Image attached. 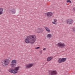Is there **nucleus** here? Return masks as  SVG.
<instances>
[{
	"label": "nucleus",
	"instance_id": "obj_1",
	"mask_svg": "<svg viewBox=\"0 0 75 75\" xmlns=\"http://www.w3.org/2000/svg\"><path fill=\"white\" fill-rule=\"evenodd\" d=\"M27 39L25 40V42L27 44L30 43L34 44L36 41V36L35 35H30L27 37Z\"/></svg>",
	"mask_w": 75,
	"mask_h": 75
},
{
	"label": "nucleus",
	"instance_id": "obj_27",
	"mask_svg": "<svg viewBox=\"0 0 75 75\" xmlns=\"http://www.w3.org/2000/svg\"><path fill=\"white\" fill-rule=\"evenodd\" d=\"M3 66H4V65L3 64H2Z\"/></svg>",
	"mask_w": 75,
	"mask_h": 75
},
{
	"label": "nucleus",
	"instance_id": "obj_12",
	"mask_svg": "<svg viewBox=\"0 0 75 75\" xmlns=\"http://www.w3.org/2000/svg\"><path fill=\"white\" fill-rule=\"evenodd\" d=\"M45 29L46 31H47L48 32H50L51 31V30L48 28L46 27H45Z\"/></svg>",
	"mask_w": 75,
	"mask_h": 75
},
{
	"label": "nucleus",
	"instance_id": "obj_23",
	"mask_svg": "<svg viewBox=\"0 0 75 75\" xmlns=\"http://www.w3.org/2000/svg\"><path fill=\"white\" fill-rule=\"evenodd\" d=\"M73 10L75 12V7L73 8Z\"/></svg>",
	"mask_w": 75,
	"mask_h": 75
},
{
	"label": "nucleus",
	"instance_id": "obj_7",
	"mask_svg": "<svg viewBox=\"0 0 75 75\" xmlns=\"http://www.w3.org/2000/svg\"><path fill=\"white\" fill-rule=\"evenodd\" d=\"M10 63V60L8 59H6L4 60V63L5 65H7L8 64H9V63Z\"/></svg>",
	"mask_w": 75,
	"mask_h": 75
},
{
	"label": "nucleus",
	"instance_id": "obj_3",
	"mask_svg": "<svg viewBox=\"0 0 75 75\" xmlns=\"http://www.w3.org/2000/svg\"><path fill=\"white\" fill-rule=\"evenodd\" d=\"M17 62V60H13L11 62V64H10L11 67H14L15 66H16V63Z\"/></svg>",
	"mask_w": 75,
	"mask_h": 75
},
{
	"label": "nucleus",
	"instance_id": "obj_9",
	"mask_svg": "<svg viewBox=\"0 0 75 75\" xmlns=\"http://www.w3.org/2000/svg\"><path fill=\"white\" fill-rule=\"evenodd\" d=\"M45 14L47 15V16L51 17V16H52L53 15V13H52L51 12H49L45 13Z\"/></svg>",
	"mask_w": 75,
	"mask_h": 75
},
{
	"label": "nucleus",
	"instance_id": "obj_11",
	"mask_svg": "<svg viewBox=\"0 0 75 75\" xmlns=\"http://www.w3.org/2000/svg\"><path fill=\"white\" fill-rule=\"evenodd\" d=\"M11 13L12 14H15L16 12V11L13 9L11 10Z\"/></svg>",
	"mask_w": 75,
	"mask_h": 75
},
{
	"label": "nucleus",
	"instance_id": "obj_20",
	"mask_svg": "<svg viewBox=\"0 0 75 75\" xmlns=\"http://www.w3.org/2000/svg\"><path fill=\"white\" fill-rule=\"evenodd\" d=\"M1 14H3V12L0 11V15H1Z\"/></svg>",
	"mask_w": 75,
	"mask_h": 75
},
{
	"label": "nucleus",
	"instance_id": "obj_2",
	"mask_svg": "<svg viewBox=\"0 0 75 75\" xmlns=\"http://www.w3.org/2000/svg\"><path fill=\"white\" fill-rule=\"evenodd\" d=\"M19 68H20V67L18 66L17 67H15L13 69H11V68L10 69H9V71L10 72H11V73L14 74H17V73L18 72V71L19 69H20Z\"/></svg>",
	"mask_w": 75,
	"mask_h": 75
},
{
	"label": "nucleus",
	"instance_id": "obj_22",
	"mask_svg": "<svg viewBox=\"0 0 75 75\" xmlns=\"http://www.w3.org/2000/svg\"><path fill=\"white\" fill-rule=\"evenodd\" d=\"M55 22H52V23L53 24H55Z\"/></svg>",
	"mask_w": 75,
	"mask_h": 75
},
{
	"label": "nucleus",
	"instance_id": "obj_25",
	"mask_svg": "<svg viewBox=\"0 0 75 75\" xmlns=\"http://www.w3.org/2000/svg\"><path fill=\"white\" fill-rule=\"evenodd\" d=\"M46 50V48H44L43 49V51H44V50Z\"/></svg>",
	"mask_w": 75,
	"mask_h": 75
},
{
	"label": "nucleus",
	"instance_id": "obj_26",
	"mask_svg": "<svg viewBox=\"0 0 75 75\" xmlns=\"http://www.w3.org/2000/svg\"><path fill=\"white\" fill-rule=\"evenodd\" d=\"M40 52V54H42V52Z\"/></svg>",
	"mask_w": 75,
	"mask_h": 75
},
{
	"label": "nucleus",
	"instance_id": "obj_5",
	"mask_svg": "<svg viewBox=\"0 0 75 75\" xmlns=\"http://www.w3.org/2000/svg\"><path fill=\"white\" fill-rule=\"evenodd\" d=\"M57 45L58 47H64L65 46V45L64 43L61 42L58 43Z\"/></svg>",
	"mask_w": 75,
	"mask_h": 75
},
{
	"label": "nucleus",
	"instance_id": "obj_8",
	"mask_svg": "<svg viewBox=\"0 0 75 75\" xmlns=\"http://www.w3.org/2000/svg\"><path fill=\"white\" fill-rule=\"evenodd\" d=\"M73 23V20L71 19H69L67 21V23L68 24L70 25Z\"/></svg>",
	"mask_w": 75,
	"mask_h": 75
},
{
	"label": "nucleus",
	"instance_id": "obj_15",
	"mask_svg": "<svg viewBox=\"0 0 75 75\" xmlns=\"http://www.w3.org/2000/svg\"><path fill=\"white\" fill-rule=\"evenodd\" d=\"M38 30L39 31L38 32V33H42V30H41V29L40 28L38 29Z\"/></svg>",
	"mask_w": 75,
	"mask_h": 75
},
{
	"label": "nucleus",
	"instance_id": "obj_4",
	"mask_svg": "<svg viewBox=\"0 0 75 75\" xmlns=\"http://www.w3.org/2000/svg\"><path fill=\"white\" fill-rule=\"evenodd\" d=\"M49 75H57V72L55 71H49Z\"/></svg>",
	"mask_w": 75,
	"mask_h": 75
},
{
	"label": "nucleus",
	"instance_id": "obj_14",
	"mask_svg": "<svg viewBox=\"0 0 75 75\" xmlns=\"http://www.w3.org/2000/svg\"><path fill=\"white\" fill-rule=\"evenodd\" d=\"M52 59V57H49L47 59V61H51V60Z\"/></svg>",
	"mask_w": 75,
	"mask_h": 75
},
{
	"label": "nucleus",
	"instance_id": "obj_6",
	"mask_svg": "<svg viewBox=\"0 0 75 75\" xmlns=\"http://www.w3.org/2000/svg\"><path fill=\"white\" fill-rule=\"evenodd\" d=\"M33 66V64L29 63L25 65V69L30 68H31Z\"/></svg>",
	"mask_w": 75,
	"mask_h": 75
},
{
	"label": "nucleus",
	"instance_id": "obj_17",
	"mask_svg": "<svg viewBox=\"0 0 75 75\" xmlns=\"http://www.w3.org/2000/svg\"><path fill=\"white\" fill-rule=\"evenodd\" d=\"M67 3H71V1L70 0H68L67 1Z\"/></svg>",
	"mask_w": 75,
	"mask_h": 75
},
{
	"label": "nucleus",
	"instance_id": "obj_16",
	"mask_svg": "<svg viewBox=\"0 0 75 75\" xmlns=\"http://www.w3.org/2000/svg\"><path fill=\"white\" fill-rule=\"evenodd\" d=\"M47 37H49V38H51L52 37V35L50 34H49L47 35Z\"/></svg>",
	"mask_w": 75,
	"mask_h": 75
},
{
	"label": "nucleus",
	"instance_id": "obj_10",
	"mask_svg": "<svg viewBox=\"0 0 75 75\" xmlns=\"http://www.w3.org/2000/svg\"><path fill=\"white\" fill-rule=\"evenodd\" d=\"M58 62L59 64H61V63L62 62V59H61V58H59L58 60Z\"/></svg>",
	"mask_w": 75,
	"mask_h": 75
},
{
	"label": "nucleus",
	"instance_id": "obj_21",
	"mask_svg": "<svg viewBox=\"0 0 75 75\" xmlns=\"http://www.w3.org/2000/svg\"><path fill=\"white\" fill-rule=\"evenodd\" d=\"M54 22H57V19H54Z\"/></svg>",
	"mask_w": 75,
	"mask_h": 75
},
{
	"label": "nucleus",
	"instance_id": "obj_13",
	"mask_svg": "<svg viewBox=\"0 0 75 75\" xmlns=\"http://www.w3.org/2000/svg\"><path fill=\"white\" fill-rule=\"evenodd\" d=\"M62 62H65V61H66V60H67V59L65 58H62Z\"/></svg>",
	"mask_w": 75,
	"mask_h": 75
},
{
	"label": "nucleus",
	"instance_id": "obj_24",
	"mask_svg": "<svg viewBox=\"0 0 75 75\" xmlns=\"http://www.w3.org/2000/svg\"><path fill=\"white\" fill-rule=\"evenodd\" d=\"M54 24H55V25H57V23L55 22L54 23Z\"/></svg>",
	"mask_w": 75,
	"mask_h": 75
},
{
	"label": "nucleus",
	"instance_id": "obj_18",
	"mask_svg": "<svg viewBox=\"0 0 75 75\" xmlns=\"http://www.w3.org/2000/svg\"><path fill=\"white\" fill-rule=\"evenodd\" d=\"M3 9L2 8H0V11L3 12Z\"/></svg>",
	"mask_w": 75,
	"mask_h": 75
},
{
	"label": "nucleus",
	"instance_id": "obj_19",
	"mask_svg": "<svg viewBox=\"0 0 75 75\" xmlns=\"http://www.w3.org/2000/svg\"><path fill=\"white\" fill-rule=\"evenodd\" d=\"M40 48V47H35V49H36V50H38L39 48Z\"/></svg>",
	"mask_w": 75,
	"mask_h": 75
}]
</instances>
